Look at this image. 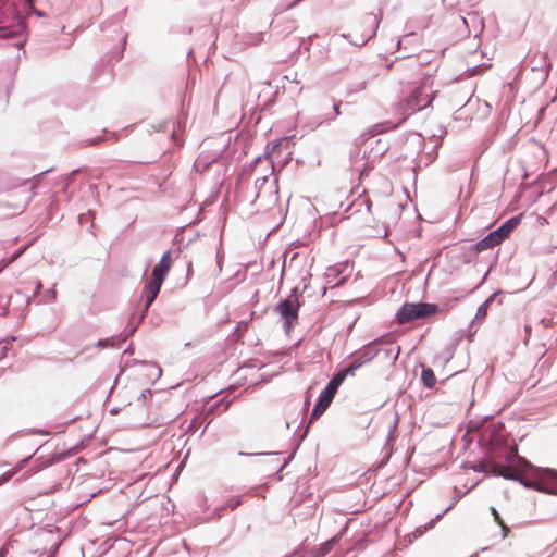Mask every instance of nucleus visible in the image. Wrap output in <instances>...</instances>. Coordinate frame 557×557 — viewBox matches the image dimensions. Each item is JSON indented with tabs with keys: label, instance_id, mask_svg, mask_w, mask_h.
Here are the masks:
<instances>
[{
	"label": "nucleus",
	"instance_id": "obj_1",
	"mask_svg": "<svg viewBox=\"0 0 557 557\" xmlns=\"http://www.w3.org/2000/svg\"><path fill=\"white\" fill-rule=\"evenodd\" d=\"M491 468L493 476L518 482L530 490L557 495V470L533 466L518 454L516 446L504 451V463L494 462Z\"/></svg>",
	"mask_w": 557,
	"mask_h": 557
},
{
	"label": "nucleus",
	"instance_id": "obj_2",
	"mask_svg": "<svg viewBox=\"0 0 557 557\" xmlns=\"http://www.w3.org/2000/svg\"><path fill=\"white\" fill-rule=\"evenodd\" d=\"M480 443L487 446L490 456L487 461H479L473 467V470L475 472H486L493 475L491 468L492 463H504V451L510 447L507 444V440L500 434L499 430L496 429L484 431L480 437Z\"/></svg>",
	"mask_w": 557,
	"mask_h": 557
},
{
	"label": "nucleus",
	"instance_id": "obj_3",
	"mask_svg": "<svg viewBox=\"0 0 557 557\" xmlns=\"http://www.w3.org/2000/svg\"><path fill=\"white\" fill-rule=\"evenodd\" d=\"M399 102L403 121L432 104L433 97L426 83L411 84Z\"/></svg>",
	"mask_w": 557,
	"mask_h": 557
},
{
	"label": "nucleus",
	"instance_id": "obj_4",
	"mask_svg": "<svg viewBox=\"0 0 557 557\" xmlns=\"http://www.w3.org/2000/svg\"><path fill=\"white\" fill-rule=\"evenodd\" d=\"M5 2H15V8L18 14V17L22 20V24L24 29L18 34H10V37L7 38V46L13 47L17 51L22 50L27 41V26L25 20L35 14L38 17H46V12L41 10H37L35 8V0H4Z\"/></svg>",
	"mask_w": 557,
	"mask_h": 557
},
{
	"label": "nucleus",
	"instance_id": "obj_5",
	"mask_svg": "<svg viewBox=\"0 0 557 557\" xmlns=\"http://www.w3.org/2000/svg\"><path fill=\"white\" fill-rule=\"evenodd\" d=\"M383 4L380 3L379 13L374 14L372 12L366 13L358 25L354 27L355 35L354 39L350 40V44L357 47H361L366 45L370 39H372L377 32L380 23L383 16ZM344 38L352 37V35H343Z\"/></svg>",
	"mask_w": 557,
	"mask_h": 557
},
{
	"label": "nucleus",
	"instance_id": "obj_6",
	"mask_svg": "<svg viewBox=\"0 0 557 557\" xmlns=\"http://www.w3.org/2000/svg\"><path fill=\"white\" fill-rule=\"evenodd\" d=\"M437 304L431 302H405L396 312V320L399 324L410 323L417 320L428 319L440 312Z\"/></svg>",
	"mask_w": 557,
	"mask_h": 557
},
{
	"label": "nucleus",
	"instance_id": "obj_7",
	"mask_svg": "<svg viewBox=\"0 0 557 557\" xmlns=\"http://www.w3.org/2000/svg\"><path fill=\"white\" fill-rule=\"evenodd\" d=\"M24 29L18 17L15 2L0 0V39L7 40L10 34H18Z\"/></svg>",
	"mask_w": 557,
	"mask_h": 557
},
{
	"label": "nucleus",
	"instance_id": "obj_8",
	"mask_svg": "<svg viewBox=\"0 0 557 557\" xmlns=\"http://www.w3.org/2000/svg\"><path fill=\"white\" fill-rule=\"evenodd\" d=\"M268 183V176L258 177L255 181V196L251 200V205H256L259 201L258 210L271 209L278 202V186L277 180H274L268 187L269 191L265 194L264 186Z\"/></svg>",
	"mask_w": 557,
	"mask_h": 557
},
{
	"label": "nucleus",
	"instance_id": "obj_9",
	"mask_svg": "<svg viewBox=\"0 0 557 557\" xmlns=\"http://www.w3.org/2000/svg\"><path fill=\"white\" fill-rule=\"evenodd\" d=\"M300 306L301 304L299 300L294 301L287 298H283L276 304L275 311L283 320V327L285 332L290 331L298 322Z\"/></svg>",
	"mask_w": 557,
	"mask_h": 557
},
{
	"label": "nucleus",
	"instance_id": "obj_10",
	"mask_svg": "<svg viewBox=\"0 0 557 557\" xmlns=\"http://www.w3.org/2000/svg\"><path fill=\"white\" fill-rule=\"evenodd\" d=\"M386 341V335L380 336L366 345L359 350L351 354V358H355L361 366L371 362L380 354L377 344H383Z\"/></svg>",
	"mask_w": 557,
	"mask_h": 557
},
{
	"label": "nucleus",
	"instance_id": "obj_11",
	"mask_svg": "<svg viewBox=\"0 0 557 557\" xmlns=\"http://www.w3.org/2000/svg\"><path fill=\"white\" fill-rule=\"evenodd\" d=\"M163 281L152 277L151 281L146 282L141 295L145 297V304L143 308V312L140 314V320H144L150 306L153 304L156 298L158 297L160 289L162 287Z\"/></svg>",
	"mask_w": 557,
	"mask_h": 557
},
{
	"label": "nucleus",
	"instance_id": "obj_12",
	"mask_svg": "<svg viewBox=\"0 0 557 557\" xmlns=\"http://www.w3.org/2000/svg\"><path fill=\"white\" fill-rule=\"evenodd\" d=\"M377 348L380 354L376 356L380 360L389 362L391 366H394L398 360L400 354V347L389 343L388 338L383 344H377Z\"/></svg>",
	"mask_w": 557,
	"mask_h": 557
},
{
	"label": "nucleus",
	"instance_id": "obj_13",
	"mask_svg": "<svg viewBox=\"0 0 557 557\" xmlns=\"http://www.w3.org/2000/svg\"><path fill=\"white\" fill-rule=\"evenodd\" d=\"M500 292L497 290L495 293H493L492 295H490L479 307H478V310H476V313H475V317L474 319L471 321L470 325H469V334H468V339L469 342H472L473 339V335L476 333V329H473L474 326V321L475 320H483L485 319V317L487 315V311H488V308L491 307V305L494 302L496 296L499 294Z\"/></svg>",
	"mask_w": 557,
	"mask_h": 557
},
{
	"label": "nucleus",
	"instance_id": "obj_14",
	"mask_svg": "<svg viewBox=\"0 0 557 557\" xmlns=\"http://www.w3.org/2000/svg\"><path fill=\"white\" fill-rule=\"evenodd\" d=\"M334 397V395H332L329 391L323 388L320 392L318 399L313 406L310 420L312 421L321 417L326 411L329 406L332 404Z\"/></svg>",
	"mask_w": 557,
	"mask_h": 557
},
{
	"label": "nucleus",
	"instance_id": "obj_15",
	"mask_svg": "<svg viewBox=\"0 0 557 557\" xmlns=\"http://www.w3.org/2000/svg\"><path fill=\"white\" fill-rule=\"evenodd\" d=\"M172 259H171V251L166 250L161 256V259L159 262L153 267L152 269V277L165 281L170 270H171Z\"/></svg>",
	"mask_w": 557,
	"mask_h": 557
},
{
	"label": "nucleus",
	"instance_id": "obj_16",
	"mask_svg": "<svg viewBox=\"0 0 557 557\" xmlns=\"http://www.w3.org/2000/svg\"><path fill=\"white\" fill-rule=\"evenodd\" d=\"M453 508V504L446 507L442 512L437 513L434 519H431L426 524L417 527L411 533L407 535L409 543L413 540L421 537L428 530L432 529L435 523L441 520L445 513H447Z\"/></svg>",
	"mask_w": 557,
	"mask_h": 557
},
{
	"label": "nucleus",
	"instance_id": "obj_17",
	"mask_svg": "<svg viewBox=\"0 0 557 557\" xmlns=\"http://www.w3.org/2000/svg\"><path fill=\"white\" fill-rule=\"evenodd\" d=\"M520 222H521V215H515V216L507 219L500 226H498L494 231L496 232V234L503 242L520 224Z\"/></svg>",
	"mask_w": 557,
	"mask_h": 557
},
{
	"label": "nucleus",
	"instance_id": "obj_18",
	"mask_svg": "<svg viewBox=\"0 0 557 557\" xmlns=\"http://www.w3.org/2000/svg\"><path fill=\"white\" fill-rule=\"evenodd\" d=\"M502 243L495 231L490 232L486 236L476 242L473 246L474 250L480 252L493 248Z\"/></svg>",
	"mask_w": 557,
	"mask_h": 557
},
{
	"label": "nucleus",
	"instance_id": "obj_19",
	"mask_svg": "<svg viewBox=\"0 0 557 557\" xmlns=\"http://www.w3.org/2000/svg\"><path fill=\"white\" fill-rule=\"evenodd\" d=\"M371 75L369 71L364 67V78L357 82H351L348 84L346 89V96L350 97L354 94L360 92L367 88V84L370 79Z\"/></svg>",
	"mask_w": 557,
	"mask_h": 557
},
{
	"label": "nucleus",
	"instance_id": "obj_20",
	"mask_svg": "<svg viewBox=\"0 0 557 557\" xmlns=\"http://www.w3.org/2000/svg\"><path fill=\"white\" fill-rule=\"evenodd\" d=\"M345 379L346 377L345 374H343V371H338L332 376L324 388L335 396Z\"/></svg>",
	"mask_w": 557,
	"mask_h": 557
},
{
	"label": "nucleus",
	"instance_id": "obj_21",
	"mask_svg": "<svg viewBox=\"0 0 557 557\" xmlns=\"http://www.w3.org/2000/svg\"><path fill=\"white\" fill-rule=\"evenodd\" d=\"M421 381L428 389H432L436 385V376L434 371L429 367H422Z\"/></svg>",
	"mask_w": 557,
	"mask_h": 557
},
{
	"label": "nucleus",
	"instance_id": "obj_22",
	"mask_svg": "<svg viewBox=\"0 0 557 557\" xmlns=\"http://www.w3.org/2000/svg\"><path fill=\"white\" fill-rule=\"evenodd\" d=\"M122 343H123V336L114 335V336H111V337H108V338L98 339L97 343H96V347H99V348H117V347L121 346Z\"/></svg>",
	"mask_w": 557,
	"mask_h": 557
},
{
	"label": "nucleus",
	"instance_id": "obj_23",
	"mask_svg": "<svg viewBox=\"0 0 557 557\" xmlns=\"http://www.w3.org/2000/svg\"><path fill=\"white\" fill-rule=\"evenodd\" d=\"M336 537H332L324 543H322L319 548L315 550V557H324L326 556L334 547L336 543Z\"/></svg>",
	"mask_w": 557,
	"mask_h": 557
},
{
	"label": "nucleus",
	"instance_id": "obj_24",
	"mask_svg": "<svg viewBox=\"0 0 557 557\" xmlns=\"http://www.w3.org/2000/svg\"><path fill=\"white\" fill-rule=\"evenodd\" d=\"M490 510H491V513L494 518V521L502 529V532H503V539L507 537L508 533H509V528L506 525V523L504 522V520L502 519L499 512L497 511V509L494 507V506H491L490 507Z\"/></svg>",
	"mask_w": 557,
	"mask_h": 557
},
{
	"label": "nucleus",
	"instance_id": "obj_25",
	"mask_svg": "<svg viewBox=\"0 0 557 557\" xmlns=\"http://www.w3.org/2000/svg\"><path fill=\"white\" fill-rule=\"evenodd\" d=\"M307 433H308V426H307L304 431H301V433H300V434H299V433L297 434V437H298V438H297L296 447H295V449L293 450V453H292L287 458H285V459H284L283 465H282V467H281V470H282V469H284V468H285V467H286V466L292 461V459L294 458V456H295V454H296V450L299 448V446H300L301 442H302V441L305 440V437L307 436Z\"/></svg>",
	"mask_w": 557,
	"mask_h": 557
},
{
	"label": "nucleus",
	"instance_id": "obj_26",
	"mask_svg": "<svg viewBox=\"0 0 557 557\" xmlns=\"http://www.w3.org/2000/svg\"><path fill=\"white\" fill-rule=\"evenodd\" d=\"M141 321L143 320H140V318H139L135 324H132L129 322L128 325L125 327V330L122 333L117 334V336H123V343L136 332L137 327L141 323Z\"/></svg>",
	"mask_w": 557,
	"mask_h": 557
},
{
	"label": "nucleus",
	"instance_id": "obj_27",
	"mask_svg": "<svg viewBox=\"0 0 557 557\" xmlns=\"http://www.w3.org/2000/svg\"><path fill=\"white\" fill-rule=\"evenodd\" d=\"M341 104H342V101H338V102H333V115L331 116H327L325 117L324 120H322L319 125H322V124H330L331 122L335 121L336 117L338 115H341Z\"/></svg>",
	"mask_w": 557,
	"mask_h": 557
},
{
	"label": "nucleus",
	"instance_id": "obj_28",
	"mask_svg": "<svg viewBox=\"0 0 557 557\" xmlns=\"http://www.w3.org/2000/svg\"><path fill=\"white\" fill-rule=\"evenodd\" d=\"M269 157H270V153H269V152H267V153H264V154H260V156L256 157V158H255V159H253L249 164H247V165H245V166H244V171H245V172H248V171H249V172H251V171H253V170L256 169V166H257V165H258V164H259L263 159L268 160V159H269Z\"/></svg>",
	"mask_w": 557,
	"mask_h": 557
},
{
	"label": "nucleus",
	"instance_id": "obj_29",
	"mask_svg": "<svg viewBox=\"0 0 557 557\" xmlns=\"http://www.w3.org/2000/svg\"><path fill=\"white\" fill-rule=\"evenodd\" d=\"M351 362L347 366V368L343 371V374H345V377L348 375H355V372L361 368L362 366L355 359L351 358Z\"/></svg>",
	"mask_w": 557,
	"mask_h": 557
},
{
	"label": "nucleus",
	"instance_id": "obj_30",
	"mask_svg": "<svg viewBox=\"0 0 557 557\" xmlns=\"http://www.w3.org/2000/svg\"><path fill=\"white\" fill-rule=\"evenodd\" d=\"M230 405H231V401L227 399V397H223V398L216 400L212 405L211 410L215 411V410H219L221 408L222 411H226L228 409Z\"/></svg>",
	"mask_w": 557,
	"mask_h": 557
},
{
	"label": "nucleus",
	"instance_id": "obj_31",
	"mask_svg": "<svg viewBox=\"0 0 557 557\" xmlns=\"http://www.w3.org/2000/svg\"><path fill=\"white\" fill-rule=\"evenodd\" d=\"M14 341H15V337H11L10 339H1L0 341V360L7 356L9 346Z\"/></svg>",
	"mask_w": 557,
	"mask_h": 557
},
{
	"label": "nucleus",
	"instance_id": "obj_32",
	"mask_svg": "<svg viewBox=\"0 0 557 557\" xmlns=\"http://www.w3.org/2000/svg\"><path fill=\"white\" fill-rule=\"evenodd\" d=\"M104 140H106V138L103 136H97V137L84 140L83 146H97Z\"/></svg>",
	"mask_w": 557,
	"mask_h": 557
},
{
	"label": "nucleus",
	"instance_id": "obj_33",
	"mask_svg": "<svg viewBox=\"0 0 557 557\" xmlns=\"http://www.w3.org/2000/svg\"><path fill=\"white\" fill-rule=\"evenodd\" d=\"M27 249V246H22L20 247L18 249H16L10 257V260L9 262L12 263L14 262L15 260H17L24 252L25 250Z\"/></svg>",
	"mask_w": 557,
	"mask_h": 557
},
{
	"label": "nucleus",
	"instance_id": "obj_34",
	"mask_svg": "<svg viewBox=\"0 0 557 557\" xmlns=\"http://www.w3.org/2000/svg\"><path fill=\"white\" fill-rule=\"evenodd\" d=\"M242 504V500L239 497H233L231 499L227 500L226 503V507H228L230 509L234 510L236 509L239 505Z\"/></svg>",
	"mask_w": 557,
	"mask_h": 557
},
{
	"label": "nucleus",
	"instance_id": "obj_35",
	"mask_svg": "<svg viewBox=\"0 0 557 557\" xmlns=\"http://www.w3.org/2000/svg\"><path fill=\"white\" fill-rule=\"evenodd\" d=\"M245 367L251 368V369L252 368L261 369V368H263V363L259 359H250L245 363Z\"/></svg>",
	"mask_w": 557,
	"mask_h": 557
},
{
	"label": "nucleus",
	"instance_id": "obj_36",
	"mask_svg": "<svg viewBox=\"0 0 557 557\" xmlns=\"http://www.w3.org/2000/svg\"><path fill=\"white\" fill-rule=\"evenodd\" d=\"M13 547V542L9 541L7 542L1 548H0V557H7L9 553V548Z\"/></svg>",
	"mask_w": 557,
	"mask_h": 557
},
{
	"label": "nucleus",
	"instance_id": "obj_37",
	"mask_svg": "<svg viewBox=\"0 0 557 557\" xmlns=\"http://www.w3.org/2000/svg\"><path fill=\"white\" fill-rule=\"evenodd\" d=\"M299 293H300L299 286H295L294 288H292L289 296L286 298L294 300V301L299 300Z\"/></svg>",
	"mask_w": 557,
	"mask_h": 557
},
{
	"label": "nucleus",
	"instance_id": "obj_38",
	"mask_svg": "<svg viewBox=\"0 0 557 557\" xmlns=\"http://www.w3.org/2000/svg\"><path fill=\"white\" fill-rule=\"evenodd\" d=\"M312 274L310 272H308L304 277H302V282H304V286H302V293H305L308 287H309V280L311 278Z\"/></svg>",
	"mask_w": 557,
	"mask_h": 557
},
{
	"label": "nucleus",
	"instance_id": "obj_39",
	"mask_svg": "<svg viewBox=\"0 0 557 557\" xmlns=\"http://www.w3.org/2000/svg\"><path fill=\"white\" fill-rule=\"evenodd\" d=\"M531 332H532V327H531V325L525 324V325H524V333H525L524 343H525V344L528 343V341H529V338H530V336H531Z\"/></svg>",
	"mask_w": 557,
	"mask_h": 557
},
{
	"label": "nucleus",
	"instance_id": "obj_40",
	"mask_svg": "<svg viewBox=\"0 0 557 557\" xmlns=\"http://www.w3.org/2000/svg\"><path fill=\"white\" fill-rule=\"evenodd\" d=\"M60 547V544L57 543V544H53L52 547L50 548L49 553L47 554V556H51V557H54L58 549Z\"/></svg>",
	"mask_w": 557,
	"mask_h": 557
},
{
	"label": "nucleus",
	"instance_id": "obj_41",
	"mask_svg": "<svg viewBox=\"0 0 557 557\" xmlns=\"http://www.w3.org/2000/svg\"><path fill=\"white\" fill-rule=\"evenodd\" d=\"M152 394V391L150 388L143 389L138 400L145 399L147 396H150Z\"/></svg>",
	"mask_w": 557,
	"mask_h": 557
},
{
	"label": "nucleus",
	"instance_id": "obj_42",
	"mask_svg": "<svg viewBox=\"0 0 557 557\" xmlns=\"http://www.w3.org/2000/svg\"><path fill=\"white\" fill-rule=\"evenodd\" d=\"M339 274V271L335 267L329 268V271L326 273V276H337Z\"/></svg>",
	"mask_w": 557,
	"mask_h": 557
},
{
	"label": "nucleus",
	"instance_id": "obj_43",
	"mask_svg": "<svg viewBox=\"0 0 557 557\" xmlns=\"http://www.w3.org/2000/svg\"><path fill=\"white\" fill-rule=\"evenodd\" d=\"M46 298L54 299L55 298V290L54 288L47 289L45 293Z\"/></svg>",
	"mask_w": 557,
	"mask_h": 557
},
{
	"label": "nucleus",
	"instance_id": "obj_44",
	"mask_svg": "<svg viewBox=\"0 0 557 557\" xmlns=\"http://www.w3.org/2000/svg\"><path fill=\"white\" fill-rule=\"evenodd\" d=\"M41 288H42V283L40 281H37L36 282V287H35V290H34V295L39 294Z\"/></svg>",
	"mask_w": 557,
	"mask_h": 557
},
{
	"label": "nucleus",
	"instance_id": "obj_45",
	"mask_svg": "<svg viewBox=\"0 0 557 557\" xmlns=\"http://www.w3.org/2000/svg\"><path fill=\"white\" fill-rule=\"evenodd\" d=\"M152 368L156 370L157 377L161 376L162 370L157 363H151Z\"/></svg>",
	"mask_w": 557,
	"mask_h": 557
},
{
	"label": "nucleus",
	"instance_id": "obj_46",
	"mask_svg": "<svg viewBox=\"0 0 557 557\" xmlns=\"http://www.w3.org/2000/svg\"><path fill=\"white\" fill-rule=\"evenodd\" d=\"M216 265H218L219 272H221L222 271V257L220 256L219 252L216 255Z\"/></svg>",
	"mask_w": 557,
	"mask_h": 557
},
{
	"label": "nucleus",
	"instance_id": "obj_47",
	"mask_svg": "<svg viewBox=\"0 0 557 557\" xmlns=\"http://www.w3.org/2000/svg\"><path fill=\"white\" fill-rule=\"evenodd\" d=\"M32 433H34V434H45V435L49 434V432H47L45 430H41V429H34V430H32Z\"/></svg>",
	"mask_w": 557,
	"mask_h": 557
},
{
	"label": "nucleus",
	"instance_id": "obj_48",
	"mask_svg": "<svg viewBox=\"0 0 557 557\" xmlns=\"http://www.w3.org/2000/svg\"><path fill=\"white\" fill-rule=\"evenodd\" d=\"M126 42H127V34H125V35L122 37V51H121V55L123 54V51H124L125 46H126Z\"/></svg>",
	"mask_w": 557,
	"mask_h": 557
},
{
	"label": "nucleus",
	"instance_id": "obj_49",
	"mask_svg": "<svg viewBox=\"0 0 557 557\" xmlns=\"http://www.w3.org/2000/svg\"><path fill=\"white\" fill-rule=\"evenodd\" d=\"M134 348L129 345L126 349H124L123 355H133Z\"/></svg>",
	"mask_w": 557,
	"mask_h": 557
},
{
	"label": "nucleus",
	"instance_id": "obj_50",
	"mask_svg": "<svg viewBox=\"0 0 557 557\" xmlns=\"http://www.w3.org/2000/svg\"><path fill=\"white\" fill-rule=\"evenodd\" d=\"M262 36H263V34H262V33L257 34V35H256V38H257L258 40H253V41H251L250 44H251V45H257V44L262 39Z\"/></svg>",
	"mask_w": 557,
	"mask_h": 557
},
{
	"label": "nucleus",
	"instance_id": "obj_51",
	"mask_svg": "<svg viewBox=\"0 0 557 557\" xmlns=\"http://www.w3.org/2000/svg\"><path fill=\"white\" fill-rule=\"evenodd\" d=\"M482 66H483V65H476V66H473V67H472V72H471V74H472V75L478 74V73H479V71L482 69Z\"/></svg>",
	"mask_w": 557,
	"mask_h": 557
},
{
	"label": "nucleus",
	"instance_id": "obj_52",
	"mask_svg": "<svg viewBox=\"0 0 557 557\" xmlns=\"http://www.w3.org/2000/svg\"><path fill=\"white\" fill-rule=\"evenodd\" d=\"M120 411H121V408H119V407H114V408H112V409L110 410V413H111V414H117V413H120Z\"/></svg>",
	"mask_w": 557,
	"mask_h": 557
},
{
	"label": "nucleus",
	"instance_id": "obj_53",
	"mask_svg": "<svg viewBox=\"0 0 557 557\" xmlns=\"http://www.w3.org/2000/svg\"><path fill=\"white\" fill-rule=\"evenodd\" d=\"M224 508H225L224 506H221V507H219V508H216V509H215V515H216V517H218V518H220V517H221L220 511L224 510Z\"/></svg>",
	"mask_w": 557,
	"mask_h": 557
},
{
	"label": "nucleus",
	"instance_id": "obj_54",
	"mask_svg": "<svg viewBox=\"0 0 557 557\" xmlns=\"http://www.w3.org/2000/svg\"><path fill=\"white\" fill-rule=\"evenodd\" d=\"M346 282V277H342L336 284L333 285V287L339 286Z\"/></svg>",
	"mask_w": 557,
	"mask_h": 557
},
{
	"label": "nucleus",
	"instance_id": "obj_55",
	"mask_svg": "<svg viewBox=\"0 0 557 557\" xmlns=\"http://www.w3.org/2000/svg\"><path fill=\"white\" fill-rule=\"evenodd\" d=\"M196 428V419H194L188 428L189 431L194 430Z\"/></svg>",
	"mask_w": 557,
	"mask_h": 557
},
{
	"label": "nucleus",
	"instance_id": "obj_56",
	"mask_svg": "<svg viewBox=\"0 0 557 557\" xmlns=\"http://www.w3.org/2000/svg\"><path fill=\"white\" fill-rule=\"evenodd\" d=\"M363 202L367 206V210L370 211L371 210V206H372L371 201L370 200H366V201L363 200Z\"/></svg>",
	"mask_w": 557,
	"mask_h": 557
},
{
	"label": "nucleus",
	"instance_id": "obj_57",
	"mask_svg": "<svg viewBox=\"0 0 557 557\" xmlns=\"http://www.w3.org/2000/svg\"><path fill=\"white\" fill-rule=\"evenodd\" d=\"M284 269H285V262L283 263V268H282V270H281V278H280V283H282V281H283Z\"/></svg>",
	"mask_w": 557,
	"mask_h": 557
},
{
	"label": "nucleus",
	"instance_id": "obj_58",
	"mask_svg": "<svg viewBox=\"0 0 557 557\" xmlns=\"http://www.w3.org/2000/svg\"><path fill=\"white\" fill-rule=\"evenodd\" d=\"M277 453H270V451H267V453H258L257 455H276Z\"/></svg>",
	"mask_w": 557,
	"mask_h": 557
},
{
	"label": "nucleus",
	"instance_id": "obj_59",
	"mask_svg": "<svg viewBox=\"0 0 557 557\" xmlns=\"http://www.w3.org/2000/svg\"><path fill=\"white\" fill-rule=\"evenodd\" d=\"M309 403H310V398H309V396H307L305 399V407H307Z\"/></svg>",
	"mask_w": 557,
	"mask_h": 557
},
{
	"label": "nucleus",
	"instance_id": "obj_60",
	"mask_svg": "<svg viewBox=\"0 0 557 557\" xmlns=\"http://www.w3.org/2000/svg\"><path fill=\"white\" fill-rule=\"evenodd\" d=\"M50 171H51V169H50V170L42 171V172H40L38 175L44 176L45 174H47V173H48V172H50Z\"/></svg>",
	"mask_w": 557,
	"mask_h": 557
},
{
	"label": "nucleus",
	"instance_id": "obj_61",
	"mask_svg": "<svg viewBox=\"0 0 557 557\" xmlns=\"http://www.w3.org/2000/svg\"><path fill=\"white\" fill-rule=\"evenodd\" d=\"M37 553H39V556H41L45 553V549L42 552H39V549L33 552V554H37Z\"/></svg>",
	"mask_w": 557,
	"mask_h": 557
},
{
	"label": "nucleus",
	"instance_id": "obj_62",
	"mask_svg": "<svg viewBox=\"0 0 557 557\" xmlns=\"http://www.w3.org/2000/svg\"><path fill=\"white\" fill-rule=\"evenodd\" d=\"M77 172H78V170H73L71 173V176H74Z\"/></svg>",
	"mask_w": 557,
	"mask_h": 557
},
{
	"label": "nucleus",
	"instance_id": "obj_63",
	"mask_svg": "<svg viewBox=\"0 0 557 557\" xmlns=\"http://www.w3.org/2000/svg\"><path fill=\"white\" fill-rule=\"evenodd\" d=\"M112 137L116 140L117 139V134L116 133H112Z\"/></svg>",
	"mask_w": 557,
	"mask_h": 557
},
{
	"label": "nucleus",
	"instance_id": "obj_64",
	"mask_svg": "<svg viewBox=\"0 0 557 557\" xmlns=\"http://www.w3.org/2000/svg\"><path fill=\"white\" fill-rule=\"evenodd\" d=\"M30 458H32V456H28L27 458L23 459V461H22V462H23V463H25V462H26L28 459H30Z\"/></svg>",
	"mask_w": 557,
	"mask_h": 557
}]
</instances>
